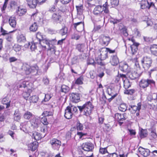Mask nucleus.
Instances as JSON below:
<instances>
[{
    "instance_id": "nucleus-22",
    "label": "nucleus",
    "mask_w": 157,
    "mask_h": 157,
    "mask_svg": "<svg viewBox=\"0 0 157 157\" xmlns=\"http://www.w3.org/2000/svg\"><path fill=\"white\" fill-rule=\"evenodd\" d=\"M28 5L30 8H34L36 7L37 3V0H26Z\"/></svg>"
},
{
    "instance_id": "nucleus-26",
    "label": "nucleus",
    "mask_w": 157,
    "mask_h": 157,
    "mask_svg": "<svg viewBox=\"0 0 157 157\" xmlns=\"http://www.w3.org/2000/svg\"><path fill=\"white\" fill-rule=\"evenodd\" d=\"M120 69L123 72H127V74L129 71L128 66L127 63H124L123 65L120 66Z\"/></svg>"
},
{
    "instance_id": "nucleus-43",
    "label": "nucleus",
    "mask_w": 157,
    "mask_h": 157,
    "mask_svg": "<svg viewBox=\"0 0 157 157\" xmlns=\"http://www.w3.org/2000/svg\"><path fill=\"white\" fill-rule=\"evenodd\" d=\"M25 37L23 35H20L18 37L17 41L18 42H24L25 41Z\"/></svg>"
},
{
    "instance_id": "nucleus-49",
    "label": "nucleus",
    "mask_w": 157,
    "mask_h": 157,
    "mask_svg": "<svg viewBox=\"0 0 157 157\" xmlns=\"http://www.w3.org/2000/svg\"><path fill=\"white\" fill-rule=\"evenodd\" d=\"M84 45L83 44H78L77 45L76 48L79 52H83Z\"/></svg>"
},
{
    "instance_id": "nucleus-17",
    "label": "nucleus",
    "mask_w": 157,
    "mask_h": 157,
    "mask_svg": "<svg viewBox=\"0 0 157 157\" xmlns=\"http://www.w3.org/2000/svg\"><path fill=\"white\" fill-rule=\"evenodd\" d=\"M70 106L67 107L65 111L64 117L67 119H70L72 118L73 112L70 110Z\"/></svg>"
},
{
    "instance_id": "nucleus-18",
    "label": "nucleus",
    "mask_w": 157,
    "mask_h": 157,
    "mask_svg": "<svg viewBox=\"0 0 157 157\" xmlns=\"http://www.w3.org/2000/svg\"><path fill=\"white\" fill-rule=\"evenodd\" d=\"M100 54L99 57L101 60H105L108 57L107 52L105 49L100 51Z\"/></svg>"
},
{
    "instance_id": "nucleus-57",
    "label": "nucleus",
    "mask_w": 157,
    "mask_h": 157,
    "mask_svg": "<svg viewBox=\"0 0 157 157\" xmlns=\"http://www.w3.org/2000/svg\"><path fill=\"white\" fill-rule=\"evenodd\" d=\"M135 90L133 89L127 90L124 92V94L132 95L134 92Z\"/></svg>"
},
{
    "instance_id": "nucleus-8",
    "label": "nucleus",
    "mask_w": 157,
    "mask_h": 157,
    "mask_svg": "<svg viewBox=\"0 0 157 157\" xmlns=\"http://www.w3.org/2000/svg\"><path fill=\"white\" fill-rule=\"evenodd\" d=\"M94 147L93 144L91 143H84L82 145V149L86 151H92Z\"/></svg>"
},
{
    "instance_id": "nucleus-14",
    "label": "nucleus",
    "mask_w": 157,
    "mask_h": 157,
    "mask_svg": "<svg viewBox=\"0 0 157 157\" xmlns=\"http://www.w3.org/2000/svg\"><path fill=\"white\" fill-rule=\"evenodd\" d=\"M137 106L136 105H130V108H129L128 110L130 111L132 113H135L137 110L138 111H139L140 109L141 105V103L139 102L137 104Z\"/></svg>"
},
{
    "instance_id": "nucleus-27",
    "label": "nucleus",
    "mask_w": 157,
    "mask_h": 157,
    "mask_svg": "<svg viewBox=\"0 0 157 157\" xmlns=\"http://www.w3.org/2000/svg\"><path fill=\"white\" fill-rule=\"evenodd\" d=\"M115 118L118 121H123L125 120L126 118L124 116V114L116 113L115 114Z\"/></svg>"
},
{
    "instance_id": "nucleus-56",
    "label": "nucleus",
    "mask_w": 157,
    "mask_h": 157,
    "mask_svg": "<svg viewBox=\"0 0 157 157\" xmlns=\"http://www.w3.org/2000/svg\"><path fill=\"white\" fill-rule=\"evenodd\" d=\"M21 116L20 114L14 115V120L18 122H19L20 120Z\"/></svg>"
},
{
    "instance_id": "nucleus-36",
    "label": "nucleus",
    "mask_w": 157,
    "mask_h": 157,
    "mask_svg": "<svg viewBox=\"0 0 157 157\" xmlns=\"http://www.w3.org/2000/svg\"><path fill=\"white\" fill-rule=\"evenodd\" d=\"M70 88L67 86L65 85H63L61 87V90L62 92L66 93L69 92Z\"/></svg>"
},
{
    "instance_id": "nucleus-51",
    "label": "nucleus",
    "mask_w": 157,
    "mask_h": 157,
    "mask_svg": "<svg viewBox=\"0 0 157 157\" xmlns=\"http://www.w3.org/2000/svg\"><path fill=\"white\" fill-rule=\"evenodd\" d=\"M30 95V94L29 92H24L22 94L23 97L26 100H27L28 98L29 97Z\"/></svg>"
},
{
    "instance_id": "nucleus-4",
    "label": "nucleus",
    "mask_w": 157,
    "mask_h": 157,
    "mask_svg": "<svg viewBox=\"0 0 157 157\" xmlns=\"http://www.w3.org/2000/svg\"><path fill=\"white\" fill-rule=\"evenodd\" d=\"M37 67H31L29 65L27 64H24L22 67V73L26 75H29L33 72H37Z\"/></svg>"
},
{
    "instance_id": "nucleus-47",
    "label": "nucleus",
    "mask_w": 157,
    "mask_h": 157,
    "mask_svg": "<svg viewBox=\"0 0 157 157\" xmlns=\"http://www.w3.org/2000/svg\"><path fill=\"white\" fill-rule=\"evenodd\" d=\"M79 62L78 58V56H75L71 60L72 64H76Z\"/></svg>"
},
{
    "instance_id": "nucleus-15",
    "label": "nucleus",
    "mask_w": 157,
    "mask_h": 157,
    "mask_svg": "<svg viewBox=\"0 0 157 157\" xmlns=\"http://www.w3.org/2000/svg\"><path fill=\"white\" fill-rule=\"evenodd\" d=\"M138 150L141 154L144 157H147L150 154V151L148 149H144L141 147H139Z\"/></svg>"
},
{
    "instance_id": "nucleus-33",
    "label": "nucleus",
    "mask_w": 157,
    "mask_h": 157,
    "mask_svg": "<svg viewBox=\"0 0 157 157\" xmlns=\"http://www.w3.org/2000/svg\"><path fill=\"white\" fill-rule=\"evenodd\" d=\"M139 134L140 137L142 138L146 137L147 135V132L146 129H142L140 132Z\"/></svg>"
},
{
    "instance_id": "nucleus-28",
    "label": "nucleus",
    "mask_w": 157,
    "mask_h": 157,
    "mask_svg": "<svg viewBox=\"0 0 157 157\" xmlns=\"http://www.w3.org/2000/svg\"><path fill=\"white\" fill-rule=\"evenodd\" d=\"M15 17H11L10 18L9 20V23L10 25L13 28L16 27V22Z\"/></svg>"
},
{
    "instance_id": "nucleus-63",
    "label": "nucleus",
    "mask_w": 157,
    "mask_h": 157,
    "mask_svg": "<svg viewBox=\"0 0 157 157\" xmlns=\"http://www.w3.org/2000/svg\"><path fill=\"white\" fill-rule=\"evenodd\" d=\"M107 157H118V155L116 153L108 154Z\"/></svg>"
},
{
    "instance_id": "nucleus-6",
    "label": "nucleus",
    "mask_w": 157,
    "mask_h": 157,
    "mask_svg": "<svg viewBox=\"0 0 157 157\" xmlns=\"http://www.w3.org/2000/svg\"><path fill=\"white\" fill-rule=\"evenodd\" d=\"M155 85V82L150 79H142L140 82V87L144 89L148 86L149 85Z\"/></svg>"
},
{
    "instance_id": "nucleus-29",
    "label": "nucleus",
    "mask_w": 157,
    "mask_h": 157,
    "mask_svg": "<svg viewBox=\"0 0 157 157\" xmlns=\"http://www.w3.org/2000/svg\"><path fill=\"white\" fill-rule=\"evenodd\" d=\"M17 14L19 16H22L25 14L26 12V10L25 9L22 8L20 7H18L17 10Z\"/></svg>"
},
{
    "instance_id": "nucleus-25",
    "label": "nucleus",
    "mask_w": 157,
    "mask_h": 157,
    "mask_svg": "<svg viewBox=\"0 0 157 157\" xmlns=\"http://www.w3.org/2000/svg\"><path fill=\"white\" fill-rule=\"evenodd\" d=\"M10 101L9 98L6 97L3 99L2 101V104L6 106V108H8L10 106Z\"/></svg>"
},
{
    "instance_id": "nucleus-31",
    "label": "nucleus",
    "mask_w": 157,
    "mask_h": 157,
    "mask_svg": "<svg viewBox=\"0 0 157 157\" xmlns=\"http://www.w3.org/2000/svg\"><path fill=\"white\" fill-rule=\"evenodd\" d=\"M33 116L32 113L28 111H26L24 114L23 117L24 118L27 120H29Z\"/></svg>"
},
{
    "instance_id": "nucleus-58",
    "label": "nucleus",
    "mask_w": 157,
    "mask_h": 157,
    "mask_svg": "<svg viewBox=\"0 0 157 157\" xmlns=\"http://www.w3.org/2000/svg\"><path fill=\"white\" fill-rule=\"evenodd\" d=\"M144 41L147 43H150L152 41V39L151 38L147 36H144Z\"/></svg>"
},
{
    "instance_id": "nucleus-45",
    "label": "nucleus",
    "mask_w": 157,
    "mask_h": 157,
    "mask_svg": "<svg viewBox=\"0 0 157 157\" xmlns=\"http://www.w3.org/2000/svg\"><path fill=\"white\" fill-rule=\"evenodd\" d=\"M121 32L124 36H127L128 35V34L127 31V29L125 27L122 28L121 29Z\"/></svg>"
},
{
    "instance_id": "nucleus-61",
    "label": "nucleus",
    "mask_w": 157,
    "mask_h": 157,
    "mask_svg": "<svg viewBox=\"0 0 157 157\" xmlns=\"http://www.w3.org/2000/svg\"><path fill=\"white\" fill-rule=\"evenodd\" d=\"M51 98V97L49 94H46L45 95V98L44 99V101H48Z\"/></svg>"
},
{
    "instance_id": "nucleus-19",
    "label": "nucleus",
    "mask_w": 157,
    "mask_h": 157,
    "mask_svg": "<svg viewBox=\"0 0 157 157\" xmlns=\"http://www.w3.org/2000/svg\"><path fill=\"white\" fill-rule=\"evenodd\" d=\"M30 122L31 126L35 128L38 127L40 123V121L35 117H33L31 119Z\"/></svg>"
},
{
    "instance_id": "nucleus-59",
    "label": "nucleus",
    "mask_w": 157,
    "mask_h": 157,
    "mask_svg": "<svg viewBox=\"0 0 157 157\" xmlns=\"http://www.w3.org/2000/svg\"><path fill=\"white\" fill-rule=\"evenodd\" d=\"M5 37L7 41H11L12 40V36L9 33L8 34L5 36Z\"/></svg>"
},
{
    "instance_id": "nucleus-34",
    "label": "nucleus",
    "mask_w": 157,
    "mask_h": 157,
    "mask_svg": "<svg viewBox=\"0 0 157 157\" xmlns=\"http://www.w3.org/2000/svg\"><path fill=\"white\" fill-rule=\"evenodd\" d=\"M131 83L130 81L127 79L124 81V86L125 89H127L131 86Z\"/></svg>"
},
{
    "instance_id": "nucleus-16",
    "label": "nucleus",
    "mask_w": 157,
    "mask_h": 157,
    "mask_svg": "<svg viewBox=\"0 0 157 157\" xmlns=\"http://www.w3.org/2000/svg\"><path fill=\"white\" fill-rule=\"evenodd\" d=\"M110 62L113 66L117 65L119 63V60L117 55H116L111 56Z\"/></svg>"
},
{
    "instance_id": "nucleus-21",
    "label": "nucleus",
    "mask_w": 157,
    "mask_h": 157,
    "mask_svg": "<svg viewBox=\"0 0 157 157\" xmlns=\"http://www.w3.org/2000/svg\"><path fill=\"white\" fill-rule=\"evenodd\" d=\"M37 143L36 142H34L31 143L28 145V147L29 150L32 151H35L37 147Z\"/></svg>"
},
{
    "instance_id": "nucleus-5",
    "label": "nucleus",
    "mask_w": 157,
    "mask_h": 157,
    "mask_svg": "<svg viewBox=\"0 0 157 157\" xmlns=\"http://www.w3.org/2000/svg\"><path fill=\"white\" fill-rule=\"evenodd\" d=\"M140 4L141 8L142 9H149L151 7H154L155 9V12L157 13V8H156L153 2H149L147 0H142Z\"/></svg>"
},
{
    "instance_id": "nucleus-60",
    "label": "nucleus",
    "mask_w": 157,
    "mask_h": 157,
    "mask_svg": "<svg viewBox=\"0 0 157 157\" xmlns=\"http://www.w3.org/2000/svg\"><path fill=\"white\" fill-rule=\"evenodd\" d=\"M1 32L2 33V35L4 36L9 33L7 31L4 30L2 27L1 28Z\"/></svg>"
},
{
    "instance_id": "nucleus-20",
    "label": "nucleus",
    "mask_w": 157,
    "mask_h": 157,
    "mask_svg": "<svg viewBox=\"0 0 157 157\" xmlns=\"http://www.w3.org/2000/svg\"><path fill=\"white\" fill-rule=\"evenodd\" d=\"M129 77L132 80L135 79L139 77V74L135 71L129 72L127 74Z\"/></svg>"
},
{
    "instance_id": "nucleus-24",
    "label": "nucleus",
    "mask_w": 157,
    "mask_h": 157,
    "mask_svg": "<svg viewBox=\"0 0 157 157\" xmlns=\"http://www.w3.org/2000/svg\"><path fill=\"white\" fill-rule=\"evenodd\" d=\"M150 50L152 54L157 56V45H151L150 47Z\"/></svg>"
},
{
    "instance_id": "nucleus-32",
    "label": "nucleus",
    "mask_w": 157,
    "mask_h": 157,
    "mask_svg": "<svg viewBox=\"0 0 157 157\" xmlns=\"http://www.w3.org/2000/svg\"><path fill=\"white\" fill-rule=\"evenodd\" d=\"M110 40V38L109 36H104L102 38L103 44L105 45L108 44Z\"/></svg>"
},
{
    "instance_id": "nucleus-10",
    "label": "nucleus",
    "mask_w": 157,
    "mask_h": 157,
    "mask_svg": "<svg viewBox=\"0 0 157 157\" xmlns=\"http://www.w3.org/2000/svg\"><path fill=\"white\" fill-rule=\"evenodd\" d=\"M73 26L74 29L78 31H81L84 29V24L82 21L74 23Z\"/></svg>"
},
{
    "instance_id": "nucleus-12",
    "label": "nucleus",
    "mask_w": 157,
    "mask_h": 157,
    "mask_svg": "<svg viewBox=\"0 0 157 157\" xmlns=\"http://www.w3.org/2000/svg\"><path fill=\"white\" fill-rule=\"evenodd\" d=\"M29 84V82L24 81L19 84L16 88L14 87L13 89L16 90V89H17L20 90V89H21L22 90H24V89L26 88L27 89H29L28 87Z\"/></svg>"
},
{
    "instance_id": "nucleus-64",
    "label": "nucleus",
    "mask_w": 157,
    "mask_h": 157,
    "mask_svg": "<svg viewBox=\"0 0 157 157\" xmlns=\"http://www.w3.org/2000/svg\"><path fill=\"white\" fill-rule=\"evenodd\" d=\"M14 49L16 52H19L21 50V47L19 45H17L15 46Z\"/></svg>"
},
{
    "instance_id": "nucleus-54",
    "label": "nucleus",
    "mask_w": 157,
    "mask_h": 157,
    "mask_svg": "<svg viewBox=\"0 0 157 157\" xmlns=\"http://www.w3.org/2000/svg\"><path fill=\"white\" fill-rule=\"evenodd\" d=\"M70 110L73 112V113H74L76 112L77 110L78 109L77 107L71 105V106H70Z\"/></svg>"
},
{
    "instance_id": "nucleus-38",
    "label": "nucleus",
    "mask_w": 157,
    "mask_h": 157,
    "mask_svg": "<svg viewBox=\"0 0 157 157\" xmlns=\"http://www.w3.org/2000/svg\"><path fill=\"white\" fill-rule=\"evenodd\" d=\"M39 98L36 95H33L29 98L30 102L36 103L38 101Z\"/></svg>"
},
{
    "instance_id": "nucleus-1",
    "label": "nucleus",
    "mask_w": 157,
    "mask_h": 157,
    "mask_svg": "<svg viewBox=\"0 0 157 157\" xmlns=\"http://www.w3.org/2000/svg\"><path fill=\"white\" fill-rule=\"evenodd\" d=\"M78 107L80 112H84V114L86 116L90 115L93 109L94 106L92 105V103L88 101L86 102L82 106H78Z\"/></svg>"
},
{
    "instance_id": "nucleus-30",
    "label": "nucleus",
    "mask_w": 157,
    "mask_h": 157,
    "mask_svg": "<svg viewBox=\"0 0 157 157\" xmlns=\"http://www.w3.org/2000/svg\"><path fill=\"white\" fill-rule=\"evenodd\" d=\"M32 136L36 140H39L42 138V136H41L40 133L36 132L33 133Z\"/></svg>"
},
{
    "instance_id": "nucleus-37",
    "label": "nucleus",
    "mask_w": 157,
    "mask_h": 157,
    "mask_svg": "<svg viewBox=\"0 0 157 157\" xmlns=\"http://www.w3.org/2000/svg\"><path fill=\"white\" fill-rule=\"evenodd\" d=\"M127 107L126 104L124 103H122L120 105L119 109L122 112H125L127 110Z\"/></svg>"
},
{
    "instance_id": "nucleus-39",
    "label": "nucleus",
    "mask_w": 157,
    "mask_h": 157,
    "mask_svg": "<svg viewBox=\"0 0 157 157\" xmlns=\"http://www.w3.org/2000/svg\"><path fill=\"white\" fill-rule=\"evenodd\" d=\"M76 126L78 130L82 131L83 130V124L81 123L78 120L77 121Z\"/></svg>"
},
{
    "instance_id": "nucleus-40",
    "label": "nucleus",
    "mask_w": 157,
    "mask_h": 157,
    "mask_svg": "<svg viewBox=\"0 0 157 157\" xmlns=\"http://www.w3.org/2000/svg\"><path fill=\"white\" fill-rule=\"evenodd\" d=\"M83 80V77L82 76H81L76 80L75 83L78 85L82 84L83 83L82 82Z\"/></svg>"
},
{
    "instance_id": "nucleus-11",
    "label": "nucleus",
    "mask_w": 157,
    "mask_h": 157,
    "mask_svg": "<svg viewBox=\"0 0 157 157\" xmlns=\"http://www.w3.org/2000/svg\"><path fill=\"white\" fill-rule=\"evenodd\" d=\"M61 16L58 13H54L52 15L51 20L55 23H58L59 22Z\"/></svg>"
},
{
    "instance_id": "nucleus-41",
    "label": "nucleus",
    "mask_w": 157,
    "mask_h": 157,
    "mask_svg": "<svg viewBox=\"0 0 157 157\" xmlns=\"http://www.w3.org/2000/svg\"><path fill=\"white\" fill-rule=\"evenodd\" d=\"M36 38L37 39L39 40V42H41V41L44 39L43 36L41 34V33L40 32H38L36 34Z\"/></svg>"
},
{
    "instance_id": "nucleus-2",
    "label": "nucleus",
    "mask_w": 157,
    "mask_h": 157,
    "mask_svg": "<svg viewBox=\"0 0 157 157\" xmlns=\"http://www.w3.org/2000/svg\"><path fill=\"white\" fill-rule=\"evenodd\" d=\"M103 10L104 9L102 6L98 5L96 6L94 8L93 13L95 15L99 16L100 17L98 21H102L103 22H104L105 17L104 16L103 14L102 13Z\"/></svg>"
},
{
    "instance_id": "nucleus-53",
    "label": "nucleus",
    "mask_w": 157,
    "mask_h": 157,
    "mask_svg": "<svg viewBox=\"0 0 157 157\" xmlns=\"http://www.w3.org/2000/svg\"><path fill=\"white\" fill-rule=\"evenodd\" d=\"M41 122L44 125H47L48 124V122L47 121V118L45 117L41 119Z\"/></svg>"
},
{
    "instance_id": "nucleus-48",
    "label": "nucleus",
    "mask_w": 157,
    "mask_h": 157,
    "mask_svg": "<svg viewBox=\"0 0 157 157\" xmlns=\"http://www.w3.org/2000/svg\"><path fill=\"white\" fill-rule=\"evenodd\" d=\"M53 114V112L52 111H45L42 113V115L45 117L46 116H52Z\"/></svg>"
},
{
    "instance_id": "nucleus-9",
    "label": "nucleus",
    "mask_w": 157,
    "mask_h": 157,
    "mask_svg": "<svg viewBox=\"0 0 157 157\" xmlns=\"http://www.w3.org/2000/svg\"><path fill=\"white\" fill-rule=\"evenodd\" d=\"M71 100L75 103L79 102L80 100L79 95L77 93H72L69 94Z\"/></svg>"
},
{
    "instance_id": "nucleus-7",
    "label": "nucleus",
    "mask_w": 157,
    "mask_h": 157,
    "mask_svg": "<svg viewBox=\"0 0 157 157\" xmlns=\"http://www.w3.org/2000/svg\"><path fill=\"white\" fill-rule=\"evenodd\" d=\"M56 41L57 40H56V39H53L51 40H48L45 39L44 38L41 42H39V44H40L43 47L46 48V45L48 48L51 45V44H52L53 43V44H55Z\"/></svg>"
},
{
    "instance_id": "nucleus-62",
    "label": "nucleus",
    "mask_w": 157,
    "mask_h": 157,
    "mask_svg": "<svg viewBox=\"0 0 157 157\" xmlns=\"http://www.w3.org/2000/svg\"><path fill=\"white\" fill-rule=\"evenodd\" d=\"M17 60V59L14 57H12L10 58L9 59V61L10 63L14 62Z\"/></svg>"
},
{
    "instance_id": "nucleus-44",
    "label": "nucleus",
    "mask_w": 157,
    "mask_h": 157,
    "mask_svg": "<svg viewBox=\"0 0 157 157\" xmlns=\"http://www.w3.org/2000/svg\"><path fill=\"white\" fill-rule=\"evenodd\" d=\"M67 32V28L65 26L60 31V33L62 36L66 35Z\"/></svg>"
},
{
    "instance_id": "nucleus-50",
    "label": "nucleus",
    "mask_w": 157,
    "mask_h": 157,
    "mask_svg": "<svg viewBox=\"0 0 157 157\" xmlns=\"http://www.w3.org/2000/svg\"><path fill=\"white\" fill-rule=\"evenodd\" d=\"M99 152L102 154H105L106 153L109 154L107 150V147H101L99 149Z\"/></svg>"
},
{
    "instance_id": "nucleus-3",
    "label": "nucleus",
    "mask_w": 157,
    "mask_h": 157,
    "mask_svg": "<svg viewBox=\"0 0 157 157\" xmlns=\"http://www.w3.org/2000/svg\"><path fill=\"white\" fill-rule=\"evenodd\" d=\"M152 60L150 57H144L141 60V63L143 68L145 70H147L151 66Z\"/></svg>"
},
{
    "instance_id": "nucleus-13",
    "label": "nucleus",
    "mask_w": 157,
    "mask_h": 157,
    "mask_svg": "<svg viewBox=\"0 0 157 157\" xmlns=\"http://www.w3.org/2000/svg\"><path fill=\"white\" fill-rule=\"evenodd\" d=\"M50 143L52 147L55 149L58 148L61 145V142L58 140L54 139L51 140Z\"/></svg>"
},
{
    "instance_id": "nucleus-35",
    "label": "nucleus",
    "mask_w": 157,
    "mask_h": 157,
    "mask_svg": "<svg viewBox=\"0 0 157 157\" xmlns=\"http://www.w3.org/2000/svg\"><path fill=\"white\" fill-rule=\"evenodd\" d=\"M37 29L38 26L36 23L34 22L31 25L29 28V29L31 32H35L37 30Z\"/></svg>"
},
{
    "instance_id": "nucleus-55",
    "label": "nucleus",
    "mask_w": 157,
    "mask_h": 157,
    "mask_svg": "<svg viewBox=\"0 0 157 157\" xmlns=\"http://www.w3.org/2000/svg\"><path fill=\"white\" fill-rule=\"evenodd\" d=\"M53 44V43L52 44H51V45L50 46H49L48 48V50H49L51 51L52 52H54L55 53V47L53 46V44Z\"/></svg>"
},
{
    "instance_id": "nucleus-52",
    "label": "nucleus",
    "mask_w": 157,
    "mask_h": 157,
    "mask_svg": "<svg viewBox=\"0 0 157 157\" xmlns=\"http://www.w3.org/2000/svg\"><path fill=\"white\" fill-rule=\"evenodd\" d=\"M37 43H31V45L30 46V49L32 51H35L36 49V44H37Z\"/></svg>"
},
{
    "instance_id": "nucleus-23",
    "label": "nucleus",
    "mask_w": 157,
    "mask_h": 157,
    "mask_svg": "<svg viewBox=\"0 0 157 157\" xmlns=\"http://www.w3.org/2000/svg\"><path fill=\"white\" fill-rule=\"evenodd\" d=\"M139 44L138 43L133 44L130 46L131 53L132 55L135 54L138 50L137 47Z\"/></svg>"
},
{
    "instance_id": "nucleus-42",
    "label": "nucleus",
    "mask_w": 157,
    "mask_h": 157,
    "mask_svg": "<svg viewBox=\"0 0 157 157\" xmlns=\"http://www.w3.org/2000/svg\"><path fill=\"white\" fill-rule=\"evenodd\" d=\"M76 7L78 13V14H81L83 10V5H80L78 6H76Z\"/></svg>"
},
{
    "instance_id": "nucleus-46",
    "label": "nucleus",
    "mask_w": 157,
    "mask_h": 157,
    "mask_svg": "<svg viewBox=\"0 0 157 157\" xmlns=\"http://www.w3.org/2000/svg\"><path fill=\"white\" fill-rule=\"evenodd\" d=\"M118 3V0H110V3L112 7L117 6Z\"/></svg>"
}]
</instances>
